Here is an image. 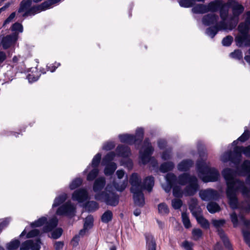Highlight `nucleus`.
<instances>
[{"instance_id": "nucleus-48", "label": "nucleus", "mask_w": 250, "mask_h": 250, "mask_svg": "<svg viewBox=\"0 0 250 250\" xmlns=\"http://www.w3.org/2000/svg\"><path fill=\"white\" fill-rule=\"evenodd\" d=\"M127 181V178H126V179L124 180L121 184L114 182L113 183V186L117 191L122 192L125 189L126 187Z\"/></svg>"}, {"instance_id": "nucleus-42", "label": "nucleus", "mask_w": 250, "mask_h": 250, "mask_svg": "<svg viewBox=\"0 0 250 250\" xmlns=\"http://www.w3.org/2000/svg\"><path fill=\"white\" fill-rule=\"evenodd\" d=\"M238 30L240 34H249V31L250 30V25L245 21L240 22L238 26Z\"/></svg>"}, {"instance_id": "nucleus-63", "label": "nucleus", "mask_w": 250, "mask_h": 250, "mask_svg": "<svg viewBox=\"0 0 250 250\" xmlns=\"http://www.w3.org/2000/svg\"><path fill=\"white\" fill-rule=\"evenodd\" d=\"M32 244V240H26L21 243L20 247V250H29Z\"/></svg>"}, {"instance_id": "nucleus-17", "label": "nucleus", "mask_w": 250, "mask_h": 250, "mask_svg": "<svg viewBox=\"0 0 250 250\" xmlns=\"http://www.w3.org/2000/svg\"><path fill=\"white\" fill-rule=\"evenodd\" d=\"M118 137L123 143H125L129 145L133 144L139 145V142L134 135L129 134H119Z\"/></svg>"}, {"instance_id": "nucleus-37", "label": "nucleus", "mask_w": 250, "mask_h": 250, "mask_svg": "<svg viewBox=\"0 0 250 250\" xmlns=\"http://www.w3.org/2000/svg\"><path fill=\"white\" fill-rule=\"evenodd\" d=\"M117 168L116 164L114 162L107 163L104 168V173L105 175H112Z\"/></svg>"}, {"instance_id": "nucleus-50", "label": "nucleus", "mask_w": 250, "mask_h": 250, "mask_svg": "<svg viewBox=\"0 0 250 250\" xmlns=\"http://www.w3.org/2000/svg\"><path fill=\"white\" fill-rule=\"evenodd\" d=\"M83 183V180L81 178H76L69 184V188L74 190L80 187Z\"/></svg>"}, {"instance_id": "nucleus-5", "label": "nucleus", "mask_w": 250, "mask_h": 250, "mask_svg": "<svg viewBox=\"0 0 250 250\" xmlns=\"http://www.w3.org/2000/svg\"><path fill=\"white\" fill-rule=\"evenodd\" d=\"M240 191L243 196L247 197H250V190L246 186L243 188H226V193L227 198L229 200V204L233 208H237L238 203L236 194Z\"/></svg>"}, {"instance_id": "nucleus-32", "label": "nucleus", "mask_w": 250, "mask_h": 250, "mask_svg": "<svg viewBox=\"0 0 250 250\" xmlns=\"http://www.w3.org/2000/svg\"><path fill=\"white\" fill-rule=\"evenodd\" d=\"M83 207L88 212H92L97 210L99 206L96 201H88L83 204Z\"/></svg>"}, {"instance_id": "nucleus-15", "label": "nucleus", "mask_w": 250, "mask_h": 250, "mask_svg": "<svg viewBox=\"0 0 250 250\" xmlns=\"http://www.w3.org/2000/svg\"><path fill=\"white\" fill-rule=\"evenodd\" d=\"M133 193V198L135 205L140 208L144 207L145 201V197L142 189L136 191H130Z\"/></svg>"}, {"instance_id": "nucleus-26", "label": "nucleus", "mask_w": 250, "mask_h": 250, "mask_svg": "<svg viewBox=\"0 0 250 250\" xmlns=\"http://www.w3.org/2000/svg\"><path fill=\"white\" fill-rule=\"evenodd\" d=\"M207 7L208 12L209 11L211 12H215L220 10L221 15L223 13V8L224 7V5L220 1H211L208 4Z\"/></svg>"}, {"instance_id": "nucleus-13", "label": "nucleus", "mask_w": 250, "mask_h": 250, "mask_svg": "<svg viewBox=\"0 0 250 250\" xmlns=\"http://www.w3.org/2000/svg\"><path fill=\"white\" fill-rule=\"evenodd\" d=\"M88 198V193L85 188H80L74 191L72 195V199L74 201L83 203Z\"/></svg>"}, {"instance_id": "nucleus-30", "label": "nucleus", "mask_w": 250, "mask_h": 250, "mask_svg": "<svg viewBox=\"0 0 250 250\" xmlns=\"http://www.w3.org/2000/svg\"><path fill=\"white\" fill-rule=\"evenodd\" d=\"M221 29V26L218 23H216L214 26H210L207 28L206 29L205 34L213 39Z\"/></svg>"}, {"instance_id": "nucleus-9", "label": "nucleus", "mask_w": 250, "mask_h": 250, "mask_svg": "<svg viewBox=\"0 0 250 250\" xmlns=\"http://www.w3.org/2000/svg\"><path fill=\"white\" fill-rule=\"evenodd\" d=\"M199 188L200 186L198 184L197 178H194L184 188L183 194L186 197L192 196L197 193Z\"/></svg>"}, {"instance_id": "nucleus-59", "label": "nucleus", "mask_w": 250, "mask_h": 250, "mask_svg": "<svg viewBox=\"0 0 250 250\" xmlns=\"http://www.w3.org/2000/svg\"><path fill=\"white\" fill-rule=\"evenodd\" d=\"M115 157V152L111 151L106 154L103 159V162L105 164L109 163L114 159Z\"/></svg>"}, {"instance_id": "nucleus-36", "label": "nucleus", "mask_w": 250, "mask_h": 250, "mask_svg": "<svg viewBox=\"0 0 250 250\" xmlns=\"http://www.w3.org/2000/svg\"><path fill=\"white\" fill-rule=\"evenodd\" d=\"M250 131L246 129L244 133L236 140H234L232 143L231 145L236 146L238 144V142L244 143L247 141L250 137Z\"/></svg>"}, {"instance_id": "nucleus-39", "label": "nucleus", "mask_w": 250, "mask_h": 250, "mask_svg": "<svg viewBox=\"0 0 250 250\" xmlns=\"http://www.w3.org/2000/svg\"><path fill=\"white\" fill-rule=\"evenodd\" d=\"M207 208L208 211L211 214L218 212L221 210V208L218 204L214 202H209L207 206Z\"/></svg>"}, {"instance_id": "nucleus-11", "label": "nucleus", "mask_w": 250, "mask_h": 250, "mask_svg": "<svg viewBox=\"0 0 250 250\" xmlns=\"http://www.w3.org/2000/svg\"><path fill=\"white\" fill-rule=\"evenodd\" d=\"M237 175L240 176H246V180L250 177V160H245L240 166H236Z\"/></svg>"}, {"instance_id": "nucleus-62", "label": "nucleus", "mask_w": 250, "mask_h": 250, "mask_svg": "<svg viewBox=\"0 0 250 250\" xmlns=\"http://www.w3.org/2000/svg\"><path fill=\"white\" fill-rule=\"evenodd\" d=\"M233 38L230 35H228L224 38L222 41V44L224 46H229L232 42Z\"/></svg>"}, {"instance_id": "nucleus-47", "label": "nucleus", "mask_w": 250, "mask_h": 250, "mask_svg": "<svg viewBox=\"0 0 250 250\" xmlns=\"http://www.w3.org/2000/svg\"><path fill=\"white\" fill-rule=\"evenodd\" d=\"M135 136L139 142V144H141L143 140L144 136V130L142 127H138L136 129Z\"/></svg>"}, {"instance_id": "nucleus-12", "label": "nucleus", "mask_w": 250, "mask_h": 250, "mask_svg": "<svg viewBox=\"0 0 250 250\" xmlns=\"http://www.w3.org/2000/svg\"><path fill=\"white\" fill-rule=\"evenodd\" d=\"M18 39L19 38L17 37L15 33H11L3 36L1 40V44L3 49L6 50L9 48L17 42Z\"/></svg>"}, {"instance_id": "nucleus-46", "label": "nucleus", "mask_w": 250, "mask_h": 250, "mask_svg": "<svg viewBox=\"0 0 250 250\" xmlns=\"http://www.w3.org/2000/svg\"><path fill=\"white\" fill-rule=\"evenodd\" d=\"M158 212L161 214H167L169 212V209L166 203H161L158 205Z\"/></svg>"}, {"instance_id": "nucleus-34", "label": "nucleus", "mask_w": 250, "mask_h": 250, "mask_svg": "<svg viewBox=\"0 0 250 250\" xmlns=\"http://www.w3.org/2000/svg\"><path fill=\"white\" fill-rule=\"evenodd\" d=\"M10 30L12 32V33H15L17 37L19 38V34L22 33L23 31V27L21 23L17 21L12 24Z\"/></svg>"}, {"instance_id": "nucleus-29", "label": "nucleus", "mask_w": 250, "mask_h": 250, "mask_svg": "<svg viewBox=\"0 0 250 250\" xmlns=\"http://www.w3.org/2000/svg\"><path fill=\"white\" fill-rule=\"evenodd\" d=\"M102 155L100 153H98L96 155L94 156L92 159L91 163L86 168V169L83 171V174L87 173L88 171L90 169L91 167L94 168H98L99 164L101 161Z\"/></svg>"}, {"instance_id": "nucleus-20", "label": "nucleus", "mask_w": 250, "mask_h": 250, "mask_svg": "<svg viewBox=\"0 0 250 250\" xmlns=\"http://www.w3.org/2000/svg\"><path fill=\"white\" fill-rule=\"evenodd\" d=\"M219 17L214 14H208L205 15L202 18L203 23L206 26H210L212 24L217 23Z\"/></svg>"}, {"instance_id": "nucleus-35", "label": "nucleus", "mask_w": 250, "mask_h": 250, "mask_svg": "<svg viewBox=\"0 0 250 250\" xmlns=\"http://www.w3.org/2000/svg\"><path fill=\"white\" fill-rule=\"evenodd\" d=\"M244 11V7L241 4L236 2L235 4L232 6V14L234 17L237 18L242 14Z\"/></svg>"}, {"instance_id": "nucleus-25", "label": "nucleus", "mask_w": 250, "mask_h": 250, "mask_svg": "<svg viewBox=\"0 0 250 250\" xmlns=\"http://www.w3.org/2000/svg\"><path fill=\"white\" fill-rule=\"evenodd\" d=\"M196 178L194 175H191L189 173H183L178 177V183L181 186H185L191 182V180Z\"/></svg>"}, {"instance_id": "nucleus-3", "label": "nucleus", "mask_w": 250, "mask_h": 250, "mask_svg": "<svg viewBox=\"0 0 250 250\" xmlns=\"http://www.w3.org/2000/svg\"><path fill=\"white\" fill-rule=\"evenodd\" d=\"M222 176L226 181L227 188H243L246 186L245 183L239 179L235 178L237 174L236 169L235 170L227 167L222 170Z\"/></svg>"}, {"instance_id": "nucleus-10", "label": "nucleus", "mask_w": 250, "mask_h": 250, "mask_svg": "<svg viewBox=\"0 0 250 250\" xmlns=\"http://www.w3.org/2000/svg\"><path fill=\"white\" fill-rule=\"evenodd\" d=\"M199 194L201 199L204 201L216 200L219 196L216 190L210 188L200 191Z\"/></svg>"}, {"instance_id": "nucleus-6", "label": "nucleus", "mask_w": 250, "mask_h": 250, "mask_svg": "<svg viewBox=\"0 0 250 250\" xmlns=\"http://www.w3.org/2000/svg\"><path fill=\"white\" fill-rule=\"evenodd\" d=\"M62 0H46L40 4L31 6L28 10L24 12L22 17L26 18L29 16H34L42 11H46L52 8L53 5L57 4Z\"/></svg>"}, {"instance_id": "nucleus-57", "label": "nucleus", "mask_w": 250, "mask_h": 250, "mask_svg": "<svg viewBox=\"0 0 250 250\" xmlns=\"http://www.w3.org/2000/svg\"><path fill=\"white\" fill-rule=\"evenodd\" d=\"M179 4L182 7L189 8L192 7L194 4V0H180Z\"/></svg>"}, {"instance_id": "nucleus-52", "label": "nucleus", "mask_w": 250, "mask_h": 250, "mask_svg": "<svg viewBox=\"0 0 250 250\" xmlns=\"http://www.w3.org/2000/svg\"><path fill=\"white\" fill-rule=\"evenodd\" d=\"M229 56L232 58L235 59L236 60H242V62L245 64L244 62L242 60V52L239 49H235L233 52L230 53Z\"/></svg>"}, {"instance_id": "nucleus-33", "label": "nucleus", "mask_w": 250, "mask_h": 250, "mask_svg": "<svg viewBox=\"0 0 250 250\" xmlns=\"http://www.w3.org/2000/svg\"><path fill=\"white\" fill-rule=\"evenodd\" d=\"M174 167V163L171 161H168L161 164L159 167V170L162 173H165L172 170Z\"/></svg>"}, {"instance_id": "nucleus-27", "label": "nucleus", "mask_w": 250, "mask_h": 250, "mask_svg": "<svg viewBox=\"0 0 250 250\" xmlns=\"http://www.w3.org/2000/svg\"><path fill=\"white\" fill-rule=\"evenodd\" d=\"M193 165V162L192 160L185 159L178 164L177 168L180 171H188Z\"/></svg>"}, {"instance_id": "nucleus-2", "label": "nucleus", "mask_w": 250, "mask_h": 250, "mask_svg": "<svg viewBox=\"0 0 250 250\" xmlns=\"http://www.w3.org/2000/svg\"><path fill=\"white\" fill-rule=\"evenodd\" d=\"M94 199L98 201L104 203L106 205L116 207L119 203V195L106 187L100 193L95 194Z\"/></svg>"}, {"instance_id": "nucleus-14", "label": "nucleus", "mask_w": 250, "mask_h": 250, "mask_svg": "<svg viewBox=\"0 0 250 250\" xmlns=\"http://www.w3.org/2000/svg\"><path fill=\"white\" fill-rule=\"evenodd\" d=\"M129 182L131 186L130 191L142 189L141 179L137 173H133L130 178Z\"/></svg>"}, {"instance_id": "nucleus-44", "label": "nucleus", "mask_w": 250, "mask_h": 250, "mask_svg": "<svg viewBox=\"0 0 250 250\" xmlns=\"http://www.w3.org/2000/svg\"><path fill=\"white\" fill-rule=\"evenodd\" d=\"M113 218L112 212L110 210H106L102 215L101 221L104 223H108L112 220Z\"/></svg>"}, {"instance_id": "nucleus-58", "label": "nucleus", "mask_w": 250, "mask_h": 250, "mask_svg": "<svg viewBox=\"0 0 250 250\" xmlns=\"http://www.w3.org/2000/svg\"><path fill=\"white\" fill-rule=\"evenodd\" d=\"M192 235L193 237V239L197 241L202 237L203 231L198 228L193 229L192 230Z\"/></svg>"}, {"instance_id": "nucleus-64", "label": "nucleus", "mask_w": 250, "mask_h": 250, "mask_svg": "<svg viewBox=\"0 0 250 250\" xmlns=\"http://www.w3.org/2000/svg\"><path fill=\"white\" fill-rule=\"evenodd\" d=\"M245 242L250 247V231L248 230L242 231Z\"/></svg>"}, {"instance_id": "nucleus-4", "label": "nucleus", "mask_w": 250, "mask_h": 250, "mask_svg": "<svg viewBox=\"0 0 250 250\" xmlns=\"http://www.w3.org/2000/svg\"><path fill=\"white\" fill-rule=\"evenodd\" d=\"M198 205V200L196 198H192L190 200L189 204V209L194 216L197 223L200 225L201 227L204 229H208L209 228V223L203 215H200L202 212L201 208L200 206L197 208Z\"/></svg>"}, {"instance_id": "nucleus-51", "label": "nucleus", "mask_w": 250, "mask_h": 250, "mask_svg": "<svg viewBox=\"0 0 250 250\" xmlns=\"http://www.w3.org/2000/svg\"><path fill=\"white\" fill-rule=\"evenodd\" d=\"M182 220L183 225L186 229H189L191 227V224L188 214L186 212L182 213Z\"/></svg>"}, {"instance_id": "nucleus-38", "label": "nucleus", "mask_w": 250, "mask_h": 250, "mask_svg": "<svg viewBox=\"0 0 250 250\" xmlns=\"http://www.w3.org/2000/svg\"><path fill=\"white\" fill-rule=\"evenodd\" d=\"M67 194L63 193L61 195L56 197L52 205V208H54L57 207L63 203L67 199Z\"/></svg>"}, {"instance_id": "nucleus-24", "label": "nucleus", "mask_w": 250, "mask_h": 250, "mask_svg": "<svg viewBox=\"0 0 250 250\" xmlns=\"http://www.w3.org/2000/svg\"><path fill=\"white\" fill-rule=\"evenodd\" d=\"M167 187L165 189L166 192H168L172 186L178 183V178L172 173H167L166 177Z\"/></svg>"}, {"instance_id": "nucleus-22", "label": "nucleus", "mask_w": 250, "mask_h": 250, "mask_svg": "<svg viewBox=\"0 0 250 250\" xmlns=\"http://www.w3.org/2000/svg\"><path fill=\"white\" fill-rule=\"evenodd\" d=\"M58 224V220L56 217L51 218L49 221L45 224L42 228V231L44 233H47L52 231L56 228Z\"/></svg>"}, {"instance_id": "nucleus-40", "label": "nucleus", "mask_w": 250, "mask_h": 250, "mask_svg": "<svg viewBox=\"0 0 250 250\" xmlns=\"http://www.w3.org/2000/svg\"><path fill=\"white\" fill-rule=\"evenodd\" d=\"M232 152L231 150H228L224 153L221 157V161L223 163H227L228 162L230 161L231 163L235 165V159L232 156Z\"/></svg>"}, {"instance_id": "nucleus-55", "label": "nucleus", "mask_w": 250, "mask_h": 250, "mask_svg": "<svg viewBox=\"0 0 250 250\" xmlns=\"http://www.w3.org/2000/svg\"><path fill=\"white\" fill-rule=\"evenodd\" d=\"M171 188H172L173 195L174 197L176 198L182 197L183 191H182L180 187L176 185L172 186Z\"/></svg>"}, {"instance_id": "nucleus-7", "label": "nucleus", "mask_w": 250, "mask_h": 250, "mask_svg": "<svg viewBox=\"0 0 250 250\" xmlns=\"http://www.w3.org/2000/svg\"><path fill=\"white\" fill-rule=\"evenodd\" d=\"M212 223L213 226L217 229V234L221 240L225 248L227 250H234L232 244L229 238L226 234L224 229L221 228L226 223V220L224 219H214L212 220Z\"/></svg>"}, {"instance_id": "nucleus-43", "label": "nucleus", "mask_w": 250, "mask_h": 250, "mask_svg": "<svg viewBox=\"0 0 250 250\" xmlns=\"http://www.w3.org/2000/svg\"><path fill=\"white\" fill-rule=\"evenodd\" d=\"M47 222V217L45 216H42L38 219L34 221L30 224V227L32 228H35L37 227H42L43 225H45V224Z\"/></svg>"}, {"instance_id": "nucleus-53", "label": "nucleus", "mask_w": 250, "mask_h": 250, "mask_svg": "<svg viewBox=\"0 0 250 250\" xmlns=\"http://www.w3.org/2000/svg\"><path fill=\"white\" fill-rule=\"evenodd\" d=\"M62 232L63 229L62 228H55L51 231V238L54 239H58L62 236Z\"/></svg>"}, {"instance_id": "nucleus-21", "label": "nucleus", "mask_w": 250, "mask_h": 250, "mask_svg": "<svg viewBox=\"0 0 250 250\" xmlns=\"http://www.w3.org/2000/svg\"><path fill=\"white\" fill-rule=\"evenodd\" d=\"M154 185V178L152 176L146 177L142 183V188L143 190H146L149 192L152 190Z\"/></svg>"}, {"instance_id": "nucleus-56", "label": "nucleus", "mask_w": 250, "mask_h": 250, "mask_svg": "<svg viewBox=\"0 0 250 250\" xmlns=\"http://www.w3.org/2000/svg\"><path fill=\"white\" fill-rule=\"evenodd\" d=\"M42 244V240L41 238L37 237L35 241L32 240V244L31 245L30 249L31 250H40Z\"/></svg>"}, {"instance_id": "nucleus-18", "label": "nucleus", "mask_w": 250, "mask_h": 250, "mask_svg": "<svg viewBox=\"0 0 250 250\" xmlns=\"http://www.w3.org/2000/svg\"><path fill=\"white\" fill-rule=\"evenodd\" d=\"M105 179L104 177H100L96 179L93 185V190L95 194L100 193L105 186Z\"/></svg>"}, {"instance_id": "nucleus-54", "label": "nucleus", "mask_w": 250, "mask_h": 250, "mask_svg": "<svg viewBox=\"0 0 250 250\" xmlns=\"http://www.w3.org/2000/svg\"><path fill=\"white\" fill-rule=\"evenodd\" d=\"M42 236V234L41 233L40 231L36 229H34L29 231L27 234L26 236V238H31L35 237H38L41 238Z\"/></svg>"}, {"instance_id": "nucleus-8", "label": "nucleus", "mask_w": 250, "mask_h": 250, "mask_svg": "<svg viewBox=\"0 0 250 250\" xmlns=\"http://www.w3.org/2000/svg\"><path fill=\"white\" fill-rule=\"evenodd\" d=\"M76 208L70 201H67L59 207L56 214L59 216H65L72 218L76 215Z\"/></svg>"}, {"instance_id": "nucleus-60", "label": "nucleus", "mask_w": 250, "mask_h": 250, "mask_svg": "<svg viewBox=\"0 0 250 250\" xmlns=\"http://www.w3.org/2000/svg\"><path fill=\"white\" fill-rule=\"evenodd\" d=\"M93 226V218L90 216L88 218H86L83 224V228L86 230L91 229Z\"/></svg>"}, {"instance_id": "nucleus-45", "label": "nucleus", "mask_w": 250, "mask_h": 250, "mask_svg": "<svg viewBox=\"0 0 250 250\" xmlns=\"http://www.w3.org/2000/svg\"><path fill=\"white\" fill-rule=\"evenodd\" d=\"M20 242L18 239H14L6 245V249L8 250H15L19 248Z\"/></svg>"}, {"instance_id": "nucleus-16", "label": "nucleus", "mask_w": 250, "mask_h": 250, "mask_svg": "<svg viewBox=\"0 0 250 250\" xmlns=\"http://www.w3.org/2000/svg\"><path fill=\"white\" fill-rule=\"evenodd\" d=\"M235 40L236 45L239 47L250 46V34H240L236 37Z\"/></svg>"}, {"instance_id": "nucleus-49", "label": "nucleus", "mask_w": 250, "mask_h": 250, "mask_svg": "<svg viewBox=\"0 0 250 250\" xmlns=\"http://www.w3.org/2000/svg\"><path fill=\"white\" fill-rule=\"evenodd\" d=\"M99 172L98 168H94L88 173L86 180L88 181H93L97 176Z\"/></svg>"}, {"instance_id": "nucleus-1", "label": "nucleus", "mask_w": 250, "mask_h": 250, "mask_svg": "<svg viewBox=\"0 0 250 250\" xmlns=\"http://www.w3.org/2000/svg\"><path fill=\"white\" fill-rule=\"evenodd\" d=\"M196 170L198 176L204 183L216 182L220 176L219 173L216 168L208 166L203 160L197 161Z\"/></svg>"}, {"instance_id": "nucleus-28", "label": "nucleus", "mask_w": 250, "mask_h": 250, "mask_svg": "<svg viewBox=\"0 0 250 250\" xmlns=\"http://www.w3.org/2000/svg\"><path fill=\"white\" fill-rule=\"evenodd\" d=\"M244 146H236L233 148V151H232V153L231 154L232 156L235 159V165H236L238 164L241 160L242 157V154L243 153V149Z\"/></svg>"}, {"instance_id": "nucleus-61", "label": "nucleus", "mask_w": 250, "mask_h": 250, "mask_svg": "<svg viewBox=\"0 0 250 250\" xmlns=\"http://www.w3.org/2000/svg\"><path fill=\"white\" fill-rule=\"evenodd\" d=\"M16 15V12H13L4 21L1 28H5L6 25L12 22L13 19L15 18Z\"/></svg>"}, {"instance_id": "nucleus-31", "label": "nucleus", "mask_w": 250, "mask_h": 250, "mask_svg": "<svg viewBox=\"0 0 250 250\" xmlns=\"http://www.w3.org/2000/svg\"><path fill=\"white\" fill-rule=\"evenodd\" d=\"M31 0H22L19 4V7L17 9V13H21L28 10L32 4Z\"/></svg>"}, {"instance_id": "nucleus-19", "label": "nucleus", "mask_w": 250, "mask_h": 250, "mask_svg": "<svg viewBox=\"0 0 250 250\" xmlns=\"http://www.w3.org/2000/svg\"><path fill=\"white\" fill-rule=\"evenodd\" d=\"M117 155L124 158H128L131 155L130 148L126 146L119 145L116 149Z\"/></svg>"}, {"instance_id": "nucleus-23", "label": "nucleus", "mask_w": 250, "mask_h": 250, "mask_svg": "<svg viewBox=\"0 0 250 250\" xmlns=\"http://www.w3.org/2000/svg\"><path fill=\"white\" fill-rule=\"evenodd\" d=\"M145 237L147 250H156V243L154 236L149 233H146Z\"/></svg>"}, {"instance_id": "nucleus-41", "label": "nucleus", "mask_w": 250, "mask_h": 250, "mask_svg": "<svg viewBox=\"0 0 250 250\" xmlns=\"http://www.w3.org/2000/svg\"><path fill=\"white\" fill-rule=\"evenodd\" d=\"M207 5L203 4H198L193 6L192 12L195 14H205L208 12Z\"/></svg>"}]
</instances>
